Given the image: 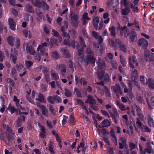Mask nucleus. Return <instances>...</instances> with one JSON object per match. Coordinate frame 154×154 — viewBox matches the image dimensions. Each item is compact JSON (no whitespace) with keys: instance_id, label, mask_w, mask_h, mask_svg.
Segmentation results:
<instances>
[{"instance_id":"f257e3e1","label":"nucleus","mask_w":154,"mask_h":154,"mask_svg":"<svg viewBox=\"0 0 154 154\" xmlns=\"http://www.w3.org/2000/svg\"><path fill=\"white\" fill-rule=\"evenodd\" d=\"M87 56L84 59V61L86 66H88L89 63L92 64V66L95 65L96 59L94 57V54L93 52L90 48H88L86 50Z\"/></svg>"},{"instance_id":"f03ea898","label":"nucleus","mask_w":154,"mask_h":154,"mask_svg":"<svg viewBox=\"0 0 154 154\" xmlns=\"http://www.w3.org/2000/svg\"><path fill=\"white\" fill-rule=\"evenodd\" d=\"M34 5L39 8H42L45 11L48 10L49 8V6L44 1L36 0L34 3H33Z\"/></svg>"},{"instance_id":"7ed1b4c3","label":"nucleus","mask_w":154,"mask_h":154,"mask_svg":"<svg viewBox=\"0 0 154 154\" xmlns=\"http://www.w3.org/2000/svg\"><path fill=\"white\" fill-rule=\"evenodd\" d=\"M108 111L115 124H117L118 123L117 119L119 118V113L117 109L116 108L113 107L111 110H108Z\"/></svg>"},{"instance_id":"20e7f679","label":"nucleus","mask_w":154,"mask_h":154,"mask_svg":"<svg viewBox=\"0 0 154 154\" xmlns=\"http://www.w3.org/2000/svg\"><path fill=\"white\" fill-rule=\"evenodd\" d=\"M63 44L66 45H71L74 48H75V47H76L77 49H78L80 47L79 44L78 42L75 41L74 40H73L70 42L69 39L68 38L67 39H65L64 40Z\"/></svg>"},{"instance_id":"39448f33","label":"nucleus","mask_w":154,"mask_h":154,"mask_svg":"<svg viewBox=\"0 0 154 154\" xmlns=\"http://www.w3.org/2000/svg\"><path fill=\"white\" fill-rule=\"evenodd\" d=\"M129 64L131 68L133 70L135 67L134 66H137L138 62L136 57L133 56L130 57L129 58Z\"/></svg>"},{"instance_id":"423d86ee","label":"nucleus","mask_w":154,"mask_h":154,"mask_svg":"<svg viewBox=\"0 0 154 154\" xmlns=\"http://www.w3.org/2000/svg\"><path fill=\"white\" fill-rule=\"evenodd\" d=\"M139 45L143 49H146L148 47V42L144 38L140 39L138 41Z\"/></svg>"},{"instance_id":"0eeeda50","label":"nucleus","mask_w":154,"mask_h":154,"mask_svg":"<svg viewBox=\"0 0 154 154\" xmlns=\"http://www.w3.org/2000/svg\"><path fill=\"white\" fill-rule=\"evenodd\" d=\"M112 88L114 91L116 93V96L118 97L119 94H122V91L119 84H116Z\"/></svg>"},{"instance_id":"6e6552de","label":"nucleus","mask_w":154,"mask_h":154,"mask_svg":"<svg viewBox=\"0 0 154 154\" xmlns=\"http://www.w3.org/2000/svg\"><path fill=\"white\" fill-rule=\"evenodd\" d=\"M98 68L100 69H105L106 68V64L105 61L103 60L100 59V57L98 58V61L97 63Z\"/></svg>"},{"instance_id":"1a4fd4ad","label":"nucleus","mask_w":154,"mask_h":154,"mask_svg":"<svg viewBox=\"0 0 154 154\" xmlns=\"http://www.w3.org/2000/svg\"><path fill=\"white\" fill-rule=\"evenodd\" d=\"M134 107L135 108L136 111L137 112V116L141 119L143 120L144 119V116L142 113L141 108L138 105L136 104L134 105Z\"/></svg>"},{"instance_id":"9d476101","label":"nucleus","mask_w":154,"mask_h":154,"mask_svg":"<svg viewBox=\"0 0 154 154\" xmlns=\"http://www.w3.org/2000/svg\"><path fill=\"white\" fill-rule=\"evenodd\" d=\"M116 43H117L118 45L119 46L120 50L124 52L126 51V49L125 45L123 44L122 42L118 38L116 39Z\"/></svg>"},{"instance_id":"9b49d317","label":"nucleus","mask_w":154,"mask_h":154,"mask_svg":"<svg viewBox=\"0 0 154 154\" xmlns=\"http://www.w3.org/2000/svg\"><path fill=\"white\" fill-rule=\"evenodd\" d=\"M85 102L86 103H88L91 105H95L96 103L95 99L93 96L90 95L88 96L87 99Z\"/></svg>"},{"instance_id":"f8f14e48","label":"nucleus","mask_w":154,"mask_h":154,"mask_svg":"<svg viewBox=\"0 0 154 154\" xmlns=\"http://www.w3.org/2000/svg\"><path fill=\"white\" fill-rule=\"evenodd\" d=\"M130 39L132 42H136L137 40V33L135 31L133 30L131 31Z\"/></svg>"},{"instance_id":"ddd939ff","label":"nucleus","mask_w":154,"mask_h":154,"mask_svg":"<svg viewBox=\"0 0 154 154\" xmlns=\"http://www.w3.org/2000/svg\"><path fill=\"white\" fill-rule=\"evenodd\" d=\"M38 125L41 131V132L39 134V136L41 138L43 139L46 136L45 134L46 132L45 129L43 126L41 125L39 123L38 124Z\"/></svg>"},{"instance_id":"4468645a","label":"nucleus","mask_w":154,"mask_h":154,"mask_svg":"<svg viewBox=\"0 0 154 154\" xmlns=\"http://www.w3.org/2000/svg\"><path fill=\"white\" fill-rule=\"evenodd\" d=\"M8 24L10 29L13 30H15L16 23L12 18H9L8 20Z\"/></svg>"},{"instance_id":"2eb2a0df","label":"nucleus","mask_w":154,"mask_h":154,"mask_svg":"<svg viewBox=\"0 0 154 154\" xmlns=\"http://www.w3.org/2000/svg\"><path fill=\"white\" fill-rule=\"evenodd\" d=\"M40 50V52L41 55L42 56L47 57L48 56V53L45 52V49L41 45H39L37 48V51Z\"/></svg>"},{"instance_id":"dca6fc26","label":"nucleus","mask_w":154,"mask_h":154,"mask_svg":"<svg viewBox=\"0 0 154 154\" xmlns=\"http://www.w3.org/2000/svg\"><path fill=\"white\" fill-rule=\"evenodd\" d=\"M57 66L59 67L60 72L62 73V75L63 76L65 75V73L66 71V66L64 64H61L59 66Z\"/></svg>"},{"instance_id":"f3484780","label":"nucleus","mask_w":154,"mask_h":154,"mask_svg":"<svg viewBox=\"0 0 154 154\" xmlns=\"http://www.w3.org/2000/svg\"><path fill=\"white\" fill-rule=\"evenodd\" d=\"M70 15L71 16V20L73 25H75L78 24V17L77 15L76 14H74L72 15V13Z\"/></svg>"},{"instance_id":"a211bd4d","label":"nucleus","mask_w":154,"mask_h":154,"mask_svg":"<svg viewBox=\"0 0 154 154\" xmlns=\"http://www.w3.org/2000/svg\"><path fill=\"white\" fill-rule=\"evenodd\" d=\"M13 135H8V142L5 141V143L8 146H10L11 143L12 144H14L15 143V142L14 141L13 138Z\"/></svg>"},{"instance_id":"6ab92c4d","label":"nucleus","mask_w":154,"mask_h":154,"mask_svg":"<svg viewBox=\"0 0 154 154\" xmlns=\"http://www.w3.org/2000/svg\"><path fill=\"white\" fill-rule=\"evenodd\" d=\"M127 27L126 26H124L123 27H121L120 26H118L117 28L118 33L121 36H122L124 35V31L126 29Z\"/></svg>"},{"instance_id":"aec40b11","label":"nucleus","mask_w":154,"mask_h":154,"mask_svg":"<svg viewBox=\"0 0 154 154\" xmlns=\"http://www.w3.org/2000/svg\"><path fill=\"white\" fill-rule=\"evenodd\" d=\"M147 102L149 108L150 109H153L152 106H154V97H151L150 102L147 100Z\"/></svg>"},{"instance_id":"412c9836","label":"nucleus","mask_w":154,"mask_h":154,"mask_svg":"<svg viewBox=\"0 0 154 154\" xmlns=\"http://www.w3.org/2000/svg\"><path fill=\"white\" fill-rule=\"evenodd\" d=\"M147 82L150 89H154V79H149Z\"/></svg>"},{"instance_id":"4be33fe9","label":"nucleus","mask_w":154,"mask_h":154,"mask_svg":"<svg viewBox=\"0 0 154 154\" xmlns=\"http://www.w3.org/2000/svg\"><path fill=\"white\" fill-rule=\"evenodd\" d=\"M26 51L31 55H34L35 51L32 46H27L26 48Z\"/></svg>"},{"instance_id":"5701e85b","label":"nucleus","mask_w":154,"mask_h":154,"mask_svg":"<svg viewBox=\"0 0 154 154\" xmlns=\"http://www.w3.org/2000/svg\"><path fill=\"white\" fill-rule=\"evenodd\" d=\"M7 42L8 44L11 46L14 45V38L11 35L9 36L7 38Z\"/></svg>"},{"instance_id":"b1692460","label":"nucleus","mask_w":154,"mask_h":154,"mask_svg":"<svg viewBox=\"0 0 154 154\" xmlns=\"http://www.w3.org/2000/svg\"><path fill=\"white\" fill-rule=\"evenodd\" d=\"M41 109L42 114L45 116H48V110L46 106L42 105L41 107Z\"/></svg>"},{"instance_id":"393cba45","label":"nucleus","mask_w":154,"mask_h":154,"mask_svg":"<svg viewBox=\"0 0 154 154\" xmlns=\"http://www.w3.org/2000/svg\"><path fill=\"white\" fill-rule=\"evenodd\" d=\"M51 40L53 43L54 44H57L58 43H60L62 40V38L61 36L58 37V39L55 38L54 37H51V39H50Z\"/></svg>"},{"instance_id":"a878e982","label":"nucleus","mask_w":154,"mask_h":154,"mask_svg":"<svg viewBox=\"0 0 154 154\" xmlns=\"http://www.w3.org/2000/svg\"><path fill=\"white\" fill-rule=\"evenodd\" d=\"M38 97L39 101L44 103H46V101L45 99V96L42 94L40 93H39L38 94Z\"/></svg>"},{"instance_id":"bb28decb","label":"nucleus","mask_w":154,"mask_h":154,"mask_svg":"<svg viewBox=\"0 0 154 154\" xmlns=\"http://www.w3.org/2000/svg\"><path fill=\"white\" fill-rule=\"evenodd\" d=\"M52 79L53 80L57 81L59 78L58 74L56 73L54 71L52 70L51 72Z\"/></svg>"},{"instance_id":"cd10ccee","label":"nucleus","mask_w":154,"mask_h":154,"mask_svg":"<svg viewBox=\"0 0 154 154\" xmlns=\"http://www.w3.org/2000/svg\"><path fill=\"white\" fill-rule=\"evenodd\" d=\"M99 22V19L97 17L94 18L93 20V24L96 29H98V24Z\"/></svg>"},{"instance_id":"c85d7f7f","label":"nucleus","mask_w":154,"mask_h":154,"mask_svg":"<svg viewBox=\"0 0 154 154\" xmlns=\"http://www.w3.org/2000/svg\"><path fill=\"white\" fill-rule=\"evenodd\" d=\"M132 74L131 75L132 79H134V80H137L138 76V73L137 70L134 69V70L132 71Z\"/></svg>"},{"instance_id":"c756f323","label":"nucleus","mask_w":154,"mask_h":154,"mask_svg":"<svg viewBox=\"0 0 154 154\" xmlns=\"http://www.w3.org/2000/svg\"><path fill=\"white\" fill-rule=\"evenodd\" d=\"M101 123L103 125V127H108L111 125L110 122L107 119L104 120Z\"/></svg>"},{"instance_id":"7c9ffc66","label":"nucleus","mask_w":154,"mask_h":154,"mask_svg":"<svg viewBox=\"0 0 154 154\" xmlns=\"http://www.w3.org/2000/svg\"><path fill=\"white\" fill-rule=\"evenodd\" d=\"M130 11V9L129 8L125 7L124 9L122 10V14L123 15H127Z\"/></svg>"},{"instance_id":"2f4dec72","label":"nucleus","mask_w":154,"mask_h":154,"mask_svg":"<svg viewBox=\"0 0 154 154\" xmlns=\"http://www.w3.org/2000/svg\"><path fill=\"white\" fill-rule=\"evenodd\" d=\"M110 133L111 136L115 140L114 141V142L116 143V145L117 143V139L115 136V134L114 130L112 128L111 129Z\"/></svg>"},{"instance_id":"473e14b6","label":"nucleus","mask_w":154,"mask_h":154,"mask_svg":"<svg viewBox=\"0 0 154 154\" xmlns=\"http://www.w3.org/2000/svg\"><path fill=\"white\" fill-rule=\"evenodd\" d=\"M25 64L26 68L27 69H29L31 67L33 63L30 60H26Z\"/></svg>"},{"instance_id":"72a5a7b5","label":"nucleus","mask_w":154,"mask_h":154,"mask_svg":"<svg viewBox=\"0 0 154 154\" xmlns=\"http://www.w3.org/2000/svg\"><path fill=\"white\" fill-rule=\"evenodd\" d=\"M25 87L26 89V92L27 94L26 95V98H27L29 97V96L31 94V90L30 88L29 87L28 85L27 84H26L25 85Z\"/></svg>"},{"instance_id":"f704fd0d","label":"nucleus","mask_w":154,"mask_h":154,"mask_svg":"<svg viewBox=\"0 0 154 154\" xmlns=\"http://www.w3.org/2000/svg\"><path fill=\"white\" fill-rule=\"evenodd\" d=\"M48 106L49 110L51 112V113L53 115H55L56 114V111L55 109L54 106L53 105L50 104L48 105Z\"/></svg>"},{"instance_id":"c9c22d12","label":"nucleus","mask_w":154,"mask_h":154,"mask_svg":"<svg viewBox=\"0 0 154 154\" xmlns=\"http://www.w3.org/2000/svg\"><path fill=\"white\" fill-rule=\"evenodd\" d=\"M109 31L110 32L111 35L113 37H115L116 35V33L115 26H112L111 27H110L109 28Z\"/></svg>"},{"instance_id":"e433bc0d","label":"nucleus","mask_w":154,"mask_h":154,"mask_svg":"<svg viewBox=\"0 0 154 154\" xmlns=\"http://www.w3.org/2000/svg\"><path fill=\"white\" fill-rule=\"evenodd\" d=\"M36 13L38 17L41 19L44 20L45 16L43 13L40 10L36 11Z\"/></svg>"},{"instance_id":"4c0bfd02","label":"nucleus","mask_w":154,"mask_h":154,"mask_svg":"<svg viewBox=\"0 0 154 154\" xmlns=\"http://www.w3.org/2000/svg\"><path fill=\"white\" fill-rule=\"evenodd\" d=\"M64 25L62 26L61 27V31L62 32L65 31L68 28V22L66 21H64Z\"/></svg>"},{"instance_id":"58836bf2","label":"nucleus","mask_w":154,"mask_h":154,"mask_svg":"<svg viewBox=\"0 0 154 154\" xmlns=\"http://www.w3.org/2000/svg\"><path fill=\"white\" fill-rule=\"evenodd\" d=\"M148 124L150 127H154V122L153 119L151 117H148Z\"/></svg>"},{"instance_id":"ea45409f","label":"nucleus","mask_w":154,"mask_h":154,"mask_svg":"<svg viewBox=\"0 0 154 154\" xmlns=\"http://www.w3.org/2000/svg\"><path fill=\"white\" fill-rule=\"evenodd\" d=\"M120 61L122 65L124 67H125L126 66L127 63L125 61V59L124 57L121 55L120 57Z\"/></svg>"},{"instance_id":"a19ab883","label":"nucleus","mask_w":154,"mask_h":154,"mask_svg":"<svg viewBox=\"0 0 154 154\" xmlns=\"http://www.w3.org/2000/svg\"><path fill=\"white\" fill-rule=\"evenodd\" d=\"M74 93L75 92L76 93V94L77 97L79 98H81L82 97V95L81 93L79 90L78 88L76 87L74 89Z\"/></svg>"},{"instance_id":"79ce46f5","label":"nucleus","mask_w":154,"mask_h":154,"mask_svg":"<svg viewBox=\"0 0 154 154\" xmlns=\"http://www.w3.org/2000/svg\"><path fill=\"white\" fill-rule=\"evenodd\" d=\"M63 54L66 58H69L70 57L69 50L63 48Z\"/></svg>"},{"instance_id":"37998d69","label":"nucleus","mask_w":154,"mask_h":154,"mask_svg":"<svg viewBox=\"0 0 154 154\" xmlns=\"http://www.w3.org/2000/svg\"><path fill=\"white\" fill-rule=\"evenodd\" d=\"M64 94L66 96L68 97H70L72 96V93L71 91L69 90L67 88H65L64 89Z\"/></svg>"},{"instance_id":"c03bdc74","label":"nucleus","mask_w":154,"mask_h":154,"mask_svg":"<svg viewBox=\"0 0 154 154\" xmlns=\"http://www.w3.org/2000/svg\"><path fill=\"white\" fill-rule=\"evenodd\" d=\"M12 75L14 77V79H17V73L16 69L14 67L12 68L11 70Z\"/></svg>"},{"instance_id":"a18cd8bd","label":"nucleus","mask_w":154,"mask_h":154,"mask_svg":"<svg viewBox=\"0 0 154 154\" xmlns=\"http://www.w3.org/2000/svg\"><path fill=\"white\" fill-rule=\"evenodd\" d=\"M23 119L21 118H18L16 122V126L18 127H21L22 125V120Z\"/></svg>"},{"instance_id":"49530a36","label":"nucleus","mask_w":154,"mask_h":154,"mask_svg":"<svg viewBox=\"0 0 154 154\" xmlns=\"http://www.w3.org/2000/svg\"><path fill=\"white\" fill-rule=\"evenodd\" d=\"M109 44L111 46L116 48L117 43H116V41L115 42L112 39H110L109 40Z\"/></svg>"},{"instance_id":"de8ad7c7","label":"nucleus","mask_w":154,"mask_h":154,"mask_svg":"<svg viewBox=\"0 0 154 154\" xmlns=\"http://www.w3.org/2000/svg\"><path fill=\"white\" fill-rule=\"evenodd\" d=\"M104 73L105 72L103 71L99 72L97 73L98 78L101 81L103 80Z\"/></svg>"},{"instance_id":"09e8293b","label":"nucleus","mask_w":154,"mask_h":154,"mask_svg":"<svg viewBox=\"0 0 154 154\" xmlns=\"http://www.w3.org/2000/svg\"><path fill=\"white\" fill-rule=\"evenodd\" d=\"M19 115L20 116V117H22L23 119V121L24 122L25 121V117L24 116H21L22 115H27L28 114V112H21V111H20Z\"/></svg>"},{"instance_id":"8fccbe9b","label":"nucleus","mask_w":154,"mask_h":154,"mask_svg":"<svg viewBox=\"0 0 154 154\" xmlns=\"http://www.w3.org/2000/svg\"><path fill=\"white\" fill-rule=\"evenodd\" d=\"M47 100L48 102L52 104H54L55 103V100L54 99V95L52 97V96H49L47 98Z\"/></svg>"},{"instance_id":"3c124183","label":"nucleus","mask_w":154,"mask_h":154,"mask_svg":"<svg viewBox=\"0 0 154 154\" xmlns=\"http://www.w3.org/2000/svg\"><path fill=\"white\" fill-rule=\"evenodd\" d=\"M104 92L106 97H110L111 94L110 91L106 87H105Z\"/></svg>"},{"instance_id":"603ef678","label":"nucleus","mask_w":154,"mask_h":154,"mask_svg":"<svg viewBox=\"0 0 154 154\" xmlns=\"http://www.w3.org/2000/svg\"><path fill=\"white\" fill-rule=\"evenodd\" d=\"M13 101L14 102H15L16 106L17 107H18V106L20 104V99H18L17 97L15 95H14V96Z\"/></svg>"},{"instance_id":"864d4df0","label":"nucleus","mask_w":154,"mask_h":154,"mask_svg":"<svg viewBox=\"0 0 154 154\" xmlns=\"http://www.w3.org/2000/svg\"><path fill=\"white\" fill-rule=\"evenodd\" d=\"M79 42L80 45L83 48H85L86 45L84 39L81 37H80L79 38Z\"/></svg>"},{"instance_id":"5fc2aeb1","label":"nucleus","mask_w":154,"mask_h":154,"mask_svg":"<svg viewBox=\"0 0 154 154\" xmlns=\"http://www.w3.org/2000/svg\"><path fill=\"white\" fill-rule=\"evenodd\" d=\"M52 57L55 59H57L59 57L58 53L57 51L53 52L52 53Z\"/></svg>"},{"instance_id":"6e6d98bb","label":"nucleus","mask_w":154,"mask_h":154,"mask_svg":"<svg viewBox=\"0 0 154 154\" xmlns=\"http://www.w3.org/2000/svg\"><path fill=\"white\" fill-rule=\"evenodd\" d=\"M103 80L104 81H107L109 82L110 80V77L107 73H104L103 78Z\"/></svg>"},{"instance_id":"4d7b16f0","label":"nucleus","mask_w":154,"mask_h":154,"mask_svg":"<svg viewBox=\"0 0 154 154\" xmlns=\"http://www.w3.org/2000/svg\"><path fill=\"white\" fill-rule=\"evenodd\" d=\"M79 82L82 85H83L84 86L86 85L87 84V82L86 81V79L84 78H81L79 79Z\"/></svg>"},{"instance_id":"13d9d810","label":"nucleus","mask_w":154,"mask_h":154,"mask_svg":"<svg viewBox=\"0 0 154 154\" xmlns=\"http://www.w3.org/2000/svg\"><path fill=\"white\" fill-rule=\"evenodd\" d=\"M137 145L134 143L130 142L129 144V146L130 147V150L132 151L133 149H135Z\"/></svg>"},{"instance_id":"bf43d9fd","label":"nucleus","mask_w":154,"mask_h":154,"mask_svg":"<svg viewBox=\"0 0 154 154\" xmlns=\"http://www.w3.org/2000/svg\"><path fill=\"white\" fill-rule=\"evenodd\" d=\"M10 58L11 59L13 62L14 64H16L17 59V56L14 55H13L11 54L10 56Z\"/></svg>"},{"instance_id":"052dcab7","label":"nucleus","mask_w":154,"mask_h":154,"mask_svg":"<svg viewBox=\"0 0 154 154\" xmlns=\"http://www.w3.org/2000/svg\"><path fill=\"white\" fill-rule=\"evenodd\" d=\"M154 150L152 148H146L144 150V152H147L149 154H151L152 152H153Z\"/></svg>"},{"instance_id":"680f3d73","label":"nucleus","mask_w":154,"mask_h":154,"mask_svg":"<svg viewBox=\"0 0 154 154\" xmlns=\"http://www.w3.org/2000/svg\"><path fill=\"white\" fill-rule=\"evenodd\" d=\"M27 11L30 13H34V11L31 6L30 5H28L27 6Z\"/></svg>"},{"instance_id":"e2e57ef3","label":"nucleus","mask_w":154,"mask_h":154,"mask_svg":"<svg viewBox=\"0 0 154 154\" xmlns=\"http://www.w3.org/2000/svg\"><path fill=\"white\" fill-rule=\"evenodd\" d=\"M127 82L128 83V89L131 91L133 87L132 83L131 81L129 80H127Z\"/></svg>"},{"instance_id":"0e129e2a","label":"nucleus","mask_w":154,"mask_h":154,"mask_svg":"<svg viewBox=\"0 0 154 154\" xmlns=\"http://www.w3.org/2000/svg\"><path fill=\"white\" fill-rule=\"evenodd\" d=\"M137 121L136 123L141 128H143V125H142V122H140V119L138 118H136Z\"/></svg>"},{"instance_id":"69168bd1","label":"nucleus","mask_w":154,"mask_h":154,"mask_svg":"<svg viewBox=\"0 0 154 154\" xmlns=\"http://www.w3.org/2000/svg\"><path fill=\"white\" fill-rule=\"evenodd\" d=\"M54 99L55 100H57L58 103H61L62 102L61 98L57 95H54Z\"/></svg>"},{"instance_id":"338daca9","label":"nucleus","mask_w":154,"mask_h":154,"mask_svg":"<svg viewBox=\"0 0 154 154\" xmlns=\"http://www.w3.org/2000/svg\"><path fill=\"white\" fill-rule=\"evenodd\" d=\"M15 45L17 48H19L20 45V41L19 38L17 37L16 38Z\"/></svg>"},{"instance_id":"774afa93","label":"nucleus","mask_w":154,"mask_h":154,"mask_svg":"<svg viewBox=\"0 0 154 154\" xmlns=\"http://www.w3.org/2000/svg\"><path fill=\"white\" fill-rule=\"evenodd\" d=\"M136 99L140 103H142L143 101V98L141 96H137L136 97Z\"/></svg>"}]
</instances>
